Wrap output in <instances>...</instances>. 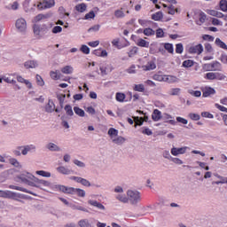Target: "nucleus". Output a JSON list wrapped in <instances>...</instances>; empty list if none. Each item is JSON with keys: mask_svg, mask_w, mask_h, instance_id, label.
<instances>
[{"mask_svg": "<svg viewBox=\"0 0 227 227\" xmlns=\"http://www.w3.org/2000/svg\"><path fill=\"white\" fill-rule=\"evenodd\" d=\"M58 189L64 192L65 194H77L79 198H84L86 196V192L81 188H74V187H67L65 185H59Z\"/></svg>", "mask_w": 227, "mask_h": 227, "instance_id": "nucleus-1", "label": "nucleus"}, {"mask_svg": "<svg viewBox=\"0 0 227 227\" xmlns=\"http://www.w3.org/2000/svg\"><path fill=\"white\" fill-rule=\"evenodd\" d=\"M0 198H5L8 200H14L15 201H19L20 203H24L22 198H24V195L20 193H16L12 191H3L0 190Z\"/></svg>", "mask_w": 227, "mask_h": 227, "instance_id": "nucleus-2", "label": "nucleus"}, {"mask_svg": "<svg viewBox=\"0 0 227 227\" xmlns=\"http://www.w3.org/2000/svg\"><path fill=\"white\" fill-rule=\"evenodd\" d=\"M204 72H221V63L214 61L202 66Z\"/></svg>", "mask_w": 227, "mask_h": 227, "instance_id": "nucleus-3", "label": "nucleus"}, {"mask_svg": "<svg viewBox=\"0 0 227 227\" xmlns=\"http://www.w3.org/2000/svg\"><path fill=\"white\" fill-rule=\"evenodd\" d=\"M128 198L131 205H137L141 201V193L137 191H128Z\"/></svg>", "mask_w": 227, "mask_h": 227, "instance_id": "nucleus-4", "label": "nucleus"}, {"mask_svg": "<svg viewBox=\"0 0 227 227\" xmlns=\"http://www.w3.org/2000/svg\"><path fill=\"white\" fill-rule=\"evenodd\" d=\"M204 79H207V81H223L226 76L221 73L209 72L204 75Z\"/></svg>", "mask_w": 227, "mask_h": 227, "instance_id": "nucleus-5", "label": "nucleus"}, {"mask_svg": "<svg viewBox=\"0 0 227 227\" xmlns=\"http://www.w3.org/2000/svg\"><path fill=\"white\" fill-rule=\"evenodd\" d=\"M202 91V97L204 98H208V97H212V95H215L216 91L215 89L210 86H205L200 88Z\"/></svg>", "mask_w": 227, "mask_h": 227, "instance_id": "nucleus-6", "label": "nucleus"}, {"mask_svg": "<svg viewBox=\"0 0 227 227\" xmlns=\"http://www.w3.org/2000/svg\"><path fill=\"white\" fill-rule=\"evenodd\" d=\"M15 26H16V28L20 30L21 33L26 31V29H27V22L23 18L18 19L16 20Z\"/></svg>", "mask_w": 227, "mask_h": 227, "instance_id": "nucleus-7", "label": "nucleus"}, {"mask_svg": "<svg viewBox=\"0 0 227 227\" xmlns=\"http://www.w3.org/2000/svg\"><path fill=\"white\" fill-rule=\"evenodd\" d=\"M54 4V0H44L43 3L41 2L37 4V8L39 10H47V8H52Z\"/></svg>", "mask_w": 227, "mask_h": 227, "instance_id": "nucleus-8", "label": "nucleus"}, {"mask_svg": "<svg viewBox=\"0 0 227 227\" xmlns=\"http://www.w3.org/2000/svg\"><path fill=\"white\" fill-rule=\"evenodd\" d=\"M187 152V146L184 147H173L170 151V153L174 155V157H178V155H184Z\"/></svg>", "mask_w": 227, "mask_h": 227, "instance_id": "nucleus-9", "label": "nucleus"}, {"mask_svg": "<svg viewBox=\"0 0 227 227\" xmlns=\"http://www.w3.org/2000/svg\"><path fill=\"white\" fill-rule=\"evenodd\" d=\"M70 180H74V182H77V184H82V185H84V187H90L91 183L88 181V179L79 177V176H71Z\"/></svg>", "mask_w": 227, "mask_h": 227, "instance_id": "nucleus-10", "label": "nucleus"}, {"mask_svg": "<svg viewBox=\"0 0 227 227\" xmlns=\"http://www.w3.org/2000/svg\"><path fill=\"white\" fill-rule=\"evenodd\" d=\"M190 54H201L203 52V45L201 43H199L195 46H191L189 48Z\"/></svg>", "mask_w": 227, "mask_h": 227, "instance_id": "nucleus-11", "label": "nucleus"}, {"mask_svg": "<svg viewBox=\"0 0 227 227\" xmlns=\"http://www.w3.org/2000/svg\"><path fill=\"white\" fill-rule=\"evenodd\" d=\"M142 68L145 72L155 70L157 68V64H155V60H149L146 65L142 67Z\"/></svg>", "mask_w": 227, "mask_h": 227, "instance_id": "nucleus-12", "label": "nucleus"}, {"mask_svg": "<svg viewBox=\"0 0 227 227\" xmlns=\"http://www.w3.org/2000/svg\"><path fill=\"white\" fill-rule=\"evenodd\" d=\"M35 6H36V4H31V0H25L23 3L25 12H31L35 9Z\"/></svg>", "mask_w": 227, "mask_h": 227, "instance_id": "nucleus-13", "label": "nucleus"}, {"mask_svg": "<svg viewBox=\"0 0 227 227\" xmlns=\"http://www.w3.org/2000/svg\"><path fill=\"white\" fill-rule=\"evenodd\" d=\"M162 118V113L159 109H154L152 114V120L153 121H159Z\"/></svg>", "mask_w": 227, "mask_h": 227, "instance_id": "nucleus-14", "label": "nucleus"}, {"mask_svg": "<svg viewBox=\"0 0 227 227\" xmlns=\"http://www.w3.org/2000/svg\"><path fill=\"white\" fill-rule=\"evenodd\" d=\"M88 203L89 205H91V207H96L98 210H106V207L97 200H88Z\"/></svg>", "mask_w": 227, "mask_h": 227, "instance_id": "nucleus-15", "label": "nucleus"}, {"mask_svg": "<svg viewBox=\"0 0 227 227\" xmlns=\"http://www.w3.org/2000/svg\"><path fill=\"white\" fill-rule=\"evenodd\" d=\"M17 81H18V82H21V84H26V86H27V88H28V90H31V88H33V84H31L28 80L24 79L20 75L17 76Z\"/></svg>", "mask_w": 227, "mask_h": 227, "instance_id": "nucleus-16", "label": "nucleus"}, {"mask_svg": "<svg viewBox=\"0 0 227 227\" xmlns=\"http://www.w3.org/2000/svg\"><path fill=\"white\" fill-rule=\"evenodd\" d=\"M205 20H207V14H205V12H200L199 14V20H196V24H198V26H201L204 24Z\"/></svg>", "mask_w": 227, "mask_h": 227, "instance_id": "nucleus-17", "label": "nucleus"}, {"mask_svg": "<svg viewBox=\"0 0 227 227\" xmlns=\"http://www.w3.org/2000/svg\"><path fill=\"white\" fill-rule=\"evenodd\" d=\"M153 81H159L160 82H162V81H168V76L164 74H153Z\"/></svg>", "mask_w": 227, "mask_h": 227, "instance_id": "nucleus-18", "label": "nucleus"}, {"mask_svg": "<svg viewBox=\"0 0 227 227\" xmlns=\"http://www.w3.org/2000/svg\"><path fill=\"white\" fill-rule=\"evenodd\" d=\"M164 18V14L162 13V12H157L153 14H152V20H162V19Z\"/></svg>", "mask_w": 227, "mask_h": 227, "instance_id": "nucleus-19", "label": "nucleus"}, {"mask_svg": "<svg viewBox=\"0 0 227 227\" xmlns=\"http://www.w3.org/2000/svg\"><path fill=\"white\" fill-rule=\"evenodd\" d=\"M23 148L24 149L21 151L22 155H27V153L31 152V150H36V146L34 145H26Z\"/></svg>", "mask_w": 227, "mask_h": 227, "instance_id": "nucleus-20", "label": "nucleus"}, {"mask_svg": "<svg viewBox=\"0 0 227 227\" xmlns=\"http://www.w3.org/2000/svg\"><path fill=\"white\" fill-rule=\"evenodd\" d=\"M62 74H66L67 75L70 74H74V67L72 66H66L61 68Z\"/></svg>", "mask_w": 227, "mask_h": 227, "instance_id": "nucleus-21", "label": "nucleus"}, {"mask_svg": "<svg viewBox=\"0 0 227 227\" xmlns=\"http://www.w3.org/2000/svg\"><path fill=\"white\" fill-rule=\"evenodd\" d=\"M137 45H138V47L148 48V47H150V43L145 39L140 38L137 40Z\"/></svg>", "mask_w": 227, "mask_h": 227, "instance_id": "nucleus-22", "label": "nucleus"}, {"mask_svg": "<svg viewBox=\"0 0 227 227\" xmlns=\"http://www.w3.org/2000/svg\"><path fill=\"white\" fill-rule=\"evenodd\" d=\"M87 8H88V6L84 3L77 4L75 6V10H76V12H79V13H84V12H86Z\"/></svg>", "mask_w": 227, "mask_h": 227, "instance_id": "nucleus-23", "label": "nucleus"}, {"mask_svg": "<svg viewBox=\"0 0 227 227\" xmlns=\"http://www.w3.org/2000/svg\"><path fill=\"white\" fill-rule=\"evenodd\" d=\"M24 66L25 68H36V67H38V64L35 60H29L25 62Z\"/></svg>", "mask_w": 227, "mask_h": 227, "instance_id": "nucleus-24", "label": "nucleus"}, {"mask_svg": "<svg viewBox=\"0 0 227 227\" xmlns=\"http://www.w3.org/2000/svg\"><path fill=\"white\" fill-rule=\"evenodd\" d=\"M115 19H123L125 17V12H123V8L114 11Z\"/></svg>", "mask_w": 227, "mask_h": 227, "instance_id": "nucleus-25", "label": "nucleus"}, {"mask_svg": "<svg viewBox=\"0 0 227 227\" xmlns=\"http://www.w3.org/2000/svg\"><path fill=\"white\" fill-rule=\"evenodd\" d=\"M133 90L135 91H138L139 93H145V84H143V83L135 84L133 87Z\"/></svg>", "mask_w": 227, "mask_h": 227, "instance_id": "nucleus-26", "label": "nucleus"}, {"mask_svg": "<svg viewBox=\"0 0 227 227\" xmlns=\"http://www.w3.org/2000/svg\"><path fill=\"white\" fill-rule=\"evenodd\" d=\"M46 148L50 150V152H59L61 150L56 144L54 143H50L47 145Z\"/></svg>", "mask_w": 227, "mask_h": 227, "instance_id": "nucleus-27", "label": "nucleus"}, {"mask_svg": "<svg viewBox=\"0 0 227 227\" xmlns=\"http://www.w3.org/2000/svg\"><path fill=\"white\" fill-rule=\"evenodd\" d=\"M55 108H56V106L54 105V102L50 100L45 107V110H46V113H52V112H54Z\"/></svg>", "mask_w": 227, "mask_h": 227, "instance_id": "nucleus-28", "label": "nucleus"}, {"mask_svg": "<svg viewBox=\"0 0 227 227\" xmlns=\"http://www.w3.org/2000/svg\"><path fill=\"white\" fill-rule=\"evenodd\" d=\"M50 76L53 79V81H59L61 78V74L58 71H51L50 73Z\"/></svg>", "mask_w": 227, "mask_h": 227, "instance_id": "nucleus-29", "label": "nucleus"}, {"mask_svg": "<svg viewBox=\"0 0 227 227\" xmlns=\"http://www.w3.org/2000/svg\"><path fill=\"white\" fill-rule=\"evenodd\" d=\"M115 98L117 100V102H125V93H121V92H117L115 95Z\"/></svg>", "mask_w": 227, "mask_h": 227, "instance_id": "nucleus-30", "label": "nucleus"}, {"mask_svg": "<svg viewBox=\"0 0 227 227\" xmlns=\"http://www.w3.org/2000/svg\"><path fill=\"white\" fill-rule=\"evenodd\" d=\"M168 15H175V13L179 12L178 8H175L173 4L168 5Z\"/></svg>", "mask_w": 227, "mask_h": 227, "instance_id": "nucleus-31", "label": "nucleus"}, {"mask_svg": "<svg viewBox=\"0 0 227 227\" xmlns=\"http://www.w3.org/2000/svg\"><path fill=\"white\" fill-rule=\"evenodd\" d=\"M164 49L165 51H167L169 54H173V52L175 51L174 48H173V44L169 43H164Z\"/></svg>", "mask_w": 227, "mask_h": 227, "instance_id": "nucleus-32", "label": "nucleus"}, {"mask_svg": "<svg viewBox=\"0 0 227 227\" xmlns=\"http://www.w3.org/2000/svg\"><path fill=\"white\" fill-rule=\"evenodd\" d=\"M215 43L218 47H220L221 49H224V51H227V45L224 42H223L221 39L216 38L215 39Z\"/></svg>", "mask_w": 227, "mask_h": 227, "instance_id": "nucleus-33", "label": "nucleus"}, {"mask_svg": "<svg viewBox=\"0 0 227 227\" xmlns=\"http://www.w3.org/2000/svg\"><path fill=\"white\" fill-rule=\"evenodd\" d=\"M57 171L59 173H61L62 175H70V169H68L63 166L57 168Z\"/></svg>", "mask_w": 227, "mask_h": 227, "instance_id": "nucleus-34", "label": "nucleus"}, {"mask_svg": "<svg viewBox=\"0 0 227 227\" xmlns=\"http://www.w3.org/2000/svg\"><path fill=\"white\" fill-rule=\"evenodd\" d=\"M35 173L40 176H44L45 178H51V172H46L45 170H37Z\"/></svg>", "mask_w": 227, "mask_h": 227, "instance_id": "nucleus-35", "label": "nucleus"}, {"mask_svg": "<svg viewBox=\"0 0 227 227\" xmlns=\"http://www.w3.org/2000/svg\"><path fill=\"white\" fill-rule=\"evenodd\" d=\"M143 33L145 36H153L155 35V31L150 27L145 28Z\"/></svg>", "mask_w": 227, "mask_h": 227, "instance_id": "nucleus-36", "label": "nucleus"}, {"mask_svg": "<svg viewBox=\"0 0 227 227\" xmlns=\"http://www.w3.org/2000/svg\"><path fill=\"white\" fill-rule=\"evenodd\" d=\"M183 67L184 68H191V67H194V61L191 59L184 60L183 62Z\"/></svg>", "mask_w": 227, "mask_h": 227, "instance_id": "nucleus-37", "label": "nucleus"}, {"mask_svg": "<svg viewBox=\"0 0 227 227\" xmlns=\"http://www.w3.org/2000/svg\"><path fill=\"white\" fill-rule=\"evenodd\" d=\"M74 111L75 114H77L78 116H81L82 118H83V116L85 114L84 110L81 109L78 106H74Z\"/></svg>", "mask_w": 227, "mask_h": 227, "instance_id": "nucleus-38", "label": "nucleus"}, {"mask_svg": "<svg viewBox=\"0 0 227 227\" xmlns=\"http://www.w3.org/2000/svg\"><path fill=\"white\" fill-rule=\"evenodd\" d=\"M220 10L227 12V0H221L219 3Z\"/></svg>", "mask_w": 227, "mask_h": 227, "instance_id": "nucleus-39", "label": "nucleus"}, {"mask_svg": "<svg viewBox=\"0 0 227 227\" xmlns=\"http://www.w3.org/2000/svg\"><path fill=\"white\" fill-rule=\"evenodd\" d=\"M141 132H142V134H145V136H152V134H153L152 129H150L149 128H146V127L141 128Z\"/></svg>", "mask_w": 227, "mask_h": 227, "instance_id": "nucleus-40", "label": "nucleus"}, {"mask_svg": "<svg viewBox=\"0 0 227 227\" xmlns=\"http://www.w3.org/2000/svg\"><path fill=\"white\" fill-rule=\"evenodd\" d=\"M64 109L67 116H74V110H72V106L70 105H67Z\"/></svg>", "mask_w": 227, "mask_h": 227, "instance_id": "nucleus-41", "label": "nucleus"}, {"mask_svg": "<svg viewBox=\"0 0 227 227\" xmlns=\"http://www.w3.org/2000/svg\"><path fill=\"white\" fill-rule=\"evenodd\" d=\"M58 100L60 104V106L63 107V104H65V98H67V95L65 94H59L57 96Z\"/></svg>", "mask_w": 227, "mask_h": 227, "instance_id": "nucleus-42", "label": "nucleus"}, {"mask_svg": "<svg viewBox=\"0 0 227 227\" xmlns=\"http://www.w3.org/2000/svg\"><path fill=\"white\" fill-rule=\"evenodd\" d=\"M189 118L192 119L193 121H200V114H193V113H191L188 114Z\"/></svg>", "mask_w": 227, "mask_h": 227, "instance_id": "nucleus-43", "label": "nucleus"}, {"mask_svg": "<svg viewBox=\"0 0 227 227\" xmlns=\"http://www.w3.org/2000/svg\"><path fill=\"white\" fill-rule=\"evenodd\" d=\"M136 54H137V47L131 48L128 52L129 58H133V56H136Z\"/></svg>", "mask_w": 227, "mask_h": 227, "instance_id": "nucleus-44", "label": "nucleus"}, {"mask_svg": "<svg viewBox=\"0 0 227 227\" xmlns=\"http://www.w3.org/2000/svg\"><path fill=\"white\" fill-rule=\"evenodd\" d=\"M113 143H115V145H121L125 143V138L123 137H118L117 138L113 139Z\"/></svg>", "mask_w": 227, "mask_h": 227, "instance_id": "nucleus-45", "label": "nucleus"}, {"mask_svg": "<svg viewBox=\"0 0 227 227\" xmlns=\"http://www.w3.org/2000/svg\"><path fill=\"white\" fill-rule=\"evenodd\" d=\"M9 189H13L14 191H21V192H27L25 188L20 186H15L13 184L9 185Z\"/></svg>", "mask_w": 227, "mask_h": 227, "instance_id": "nucleus-46", "label": "nucleus"}, {"mask_svg": "<svg viewBox=\"0 0 227 227\" xmlns=\"http://www.w3.org/2000/svg\"><path fill=\"white\" fill-rule=\"evenodd\" d=\"M176 54H182V52H184V44L177 43L176 45Z\"/></svg>", "mask_w": 227, "mask_h": 227, "instance_id": "nucleus-47", "label": "nucleus"}, {"mask_svg": "<svg viewBox=\"0 0 227 227\" xmlns=\"http://www.w3.org/2000/svg\"><path fill=\"white\" fill-rule=\"evenodd\" d=\"M108 136H110V137H113V136H118V129L114 128H110L108 129Z\"/></svg>", "mask_w": 227, "mask_h": 227, "instance_id": "nucleus-48", "label": "nucleus"}, {"mask_svg": "<svg viewBox=\"0 0 227 227\" xmlns=\"http://www.w3.org/2000/svg\"><path fill=\"white\" fill-rule=\"evenodd\" d=\"M10 164H12V166H14V168H19V166H20V163L19 162V160H17V159L14 158H11L9 160Z\"/></svg>", "mask_w": 227, "mask_h": 227, "instance_id": "nucleus-49", "label": "nucleus"}, {"mask_svg": "<svg viewBox=\"0 0 227 227\" xmlns=\"http://www.w3.org/2000/svg\"><path fill=\"white\" fill-rule=\"evenodd\" d=\"M112 45L114 47H116L117 49H122L123 48V46L120 45V39H114L112 41Z\"/></svg>", "mask_w": 227, "mask_h": 227, "instance_id": "nucleus-50", "label": "nucleus"}, {"mask_svg": "<svg viewBox=\"0 0 227 227\" xmlns=\"http://www.w3.org/2000/svg\"><path fill=\"white\" fill-rule=\"evenodd\" d=\"M90 19H95V12L90 11L87 14H85L84 20H90Z\"/></svg>", "mask_w": 227, "mask_h": 227, "instance_id": "nucleus-51", "label": "nucleus"}, {"mask_svg": "<svg viewBox=\"0 0 227 227\" xmlns=\"http://www.w3.org/2000/svg\"><path fill=\"white\" fill-rule=\"evenodd\" d=\"M117 199L119 201H121V203H129V198H127L125 195H118Z\"/></svg>", "mask_w": 227, "mask_h": 227, "instance_id": "nucleus-52", "label": "nucleus"}, {"mask_svg": "<svg viewBox=\"0 0 227 227\" xmlns=\"http://www.w3.org/2000/svg\"><path fill=\"white\" fill-rule=\"evenodd\" d=\"M78 224L80 227H90V222L88 220H80Z\"/></svg>", "mask_w": 227, "mask_h": 227, "instance_id": "nucleus-53", "label": "nucleus"}, {"mask_svg": "<svg viewBox=\"0 0 227 227\" xmlns=\"http://www.w3.org/2000/svg\"><path fill=\"white\" fill-rule=\"evenodd\" d=\"M80 51L83 53V54H90V47H88L85 44H82Z\"/></svg>", "mask_w": 227, "mask_h": 227, "instance_id": "nucleus-54", "label": "nucleus"}, {"mask_svg": "<svg viewBox=\"0 0 227 227\" xmlns=\"http://www.w3.org/2000/svg\"><path fill=\"white\" fill-rule=\"evenodd\" d=\"M43 19H47V16H45L43 14H38L37 16H35L34 18V21L35 22H40V20H43Z\"/></svg>", "mask_w": 227, "mask_h": 227, "instance_id": "nucleus-55", "label": "nucleus"}, {"mask_svg": "<svg viewBox=\"0 0 227 227\" xmlns=\"http://www.w3.org/2000/svg\"><path fill=\"white\" fill-rule=\"evenodd\" d=\"M156 38H164V30H162V28L156 30Z\"/></svg>", "mask_w": 227, "mask_h": 227, "instance_id": "nucleus-56", "label": "nucleus"}, {"mask_svg": "<svg viewBox=\"0 0 227 227\" xmlns=\"http://www.w3.org/2000/svg\"><path fill=\"white\" fill-rule=\"evenodd\" d=\"M61 31H63V27L56 26L52 28L51 33H53V35H58V33H61Z\"/></svg>", "mask_w": 227, "mask_h": 227, "instance_id": "nucleus-57", "label": "nucleus"}, {"mask_svg": "<svg viewBox=\"0 0 227 227\" xmlns=\"http://www.w3.org/2000/svg\"><path fill=\"white\" fill-rule=\"evenodd\" d=\"M35 79L37 81L38 86H43L45 84L43 79L42 78V76H40V74H36Z\"/></svg>", "mask_w": 227, "mask_h": 227, "instance_id": "nucleus-58", "label": "nucleus"}, {"mask_svg": "<svg viewBox=\"0 0 227 227\" xmlns=\"http://www.w3.org/2000/svg\"><path fill=\"white\" fill-rule=\"evenodd\" d=\"M204 47H205V51H207V52H214V48H212L211 43H206L204 44Z\"/></svg>", "mask_w": 227, "mask_h": 227, "instance_id": "nucleus-59", "label": "nucleus"}, {"mask_svg": "<svg viewBox=\"0 0 227 227\" xmlns=\"http://www.w3.org/2000/svg\"><path fill=\"white\" fill-rule=\"evenodd\" d=\"M190 95H192V97L200 98L201 97V91L200 90H189Z\"/></svg>", "mask_w": 227, "mask_h": 227, "instance_id": "nucleus-60", "label": "nucleus"}, {"mask_svg": "<svg viewBox=\"0 0 227 227\" xmlns=\"http://www.w3.org/2000/svg\"><path fill=\"white\" fill-rule=\"evenodd\" d=\"M202 38L206 42H214V36H212L210 35H202Z\"/></svg>", "mask_w": 227, "mask_h": 227, "instance_id": "nucleus-61", "label": "nucleus"}, {"mask_svg": "<svg viewBox=\"0 0 227 227\" xmlns=\"http://www.w3.org/2000/svg\"><path fill=\"white\" fill-rule=\"evenodd\" d=\"M201 116L202 118H209V119L214 118V114H210L209 112H202Z\"/></svg>", "mask_w": 227, "mask_h": 227, "instance_id": "nucleus-62", "label": "nucleus"}, {"mask_svg": "<svg viewBox=\"0 0 227 227\" xmlns=\"http://www.w3.org/2000/svg\"><path fill=\"white\" fill-rule=\"evenodd\" d=\"M215 106L216 109H218L219 111H222V113H227V108L225 106H221L217 103Z\"/></svg>", "mask_w": 227, "mask_h": 227, "instance_id": "nucleus-63", "label": "nucleus"}, {"mask_svg": "<svg viewBox=\"0 0 227 227\" xmlns=\"http://www.w3.org/2000/svg\"><path fill=\"white\" fill-rule=\"evenodd\" d=\"M220 61H222L224 65H227V55L222 54L220 57Z\"/></svg>", "mask_w": 227, "mask_h": 227, "instance_id": "nucleus-64", "label": "nucleus"}]
</instances>
